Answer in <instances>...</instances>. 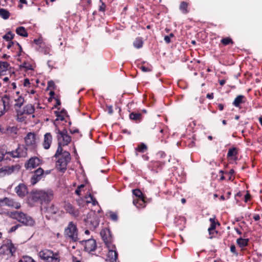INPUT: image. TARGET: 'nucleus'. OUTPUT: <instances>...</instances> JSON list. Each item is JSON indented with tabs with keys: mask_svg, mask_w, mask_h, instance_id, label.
<instances>
[{
	"mask_svg": "<svg viewBox=\"0 0 262 262\" xmlns=\"http://www.w3.org/2000/svg\"><path fill=\"white\" fill-rule=\"evenodd\" d=\"M56 115L58 118V119H59L61 121L64 120V117L67 116V112L65 110H61L60 112H56Z\"/></svg>",
	"mask_w": 262,
	"mask_h": 262,
	"instance_id": "393cba45",
	"label": "nucleus"
},
{
	"mask_svg": "<svg viewBox=\"0 0 262 262\" xmlns=\"http://www.w3.org/2000/svg\"><path fill=\"white\" fill-rule=\"evenodd\" d=\"M139 200V198H138L136 200H134L133 201V203L135 204V205H137V204H139V201H138Z\"/></svg>",
	"mask_w": 262,
	"mask_h": 262,
	"instance_id": "338daca9",
	"label": "nucleus"
},
{
	"mask_svg": "<svg viewBox=\"0 0 262 262\" xmlns=\"http://www.w3.org/2000/svg\"><path fill=\"white\" fill-rule=\"evenodd\" d=\"M141 69L142 70V71L143 72H149V71H150V69L148 68H146V67H145L144 66H142L141 67Z\"/></svg>",
	"mask_w": 262,
	"mask_h": 262,
	"instance_id": "3c124183",
	"label": "nucleus"
},
{
	"mask_svg": "<svg viewBox=\"0 0 262 262\" xmlns=\"http://www.w3.org/2000/svg\"><path fill=\"white\" fill-rule=\"evenodd\" d=\"M244 98H245V97L243 95L237 96L235 98V99L233 102V104L236 107L239 106L241 103H243L245 102V100H244Z\"/></svg>",
	"mask_w": 262,
	"mask_h": 262,
	"instance_id": "aec40b11",
	"label": "nucleus"
},
{
	"mask_svg": "<svg viewBox=\"0 0 262 262\" xmlns=\"http://www.w3.org/2000/svg\"><path fill=\"white\" fill-rule=\"evenodd\" d=\"M230 251L232 253L237 255V253L236 252V247H230Z\"/></svg>",
	"mask_w": 262,
	"mask_h": 262,
	"instance_id": "603ef678",
	"label": "nucleus"
},
{
	"mask_svg": "<svg viewBox=\"0 0 262 262\" xmlns=\"http://www.w3.org/2000/svg\"><path fill=\"white\" fill-rule=\"evenodd\" d=\"M8 247H0V256L7 255L6 248Z\"/></svg>",
	"mask_w": 262,
	"mask_h": 262,
	"instance_id": "37998d69",
	"label": "nucleus"
},
{
	"mask_svg": "<svg viewBox=\"0 0 262 262\" xmlns=\"http://www.w3.org/2000/svg\"><path fill=\"white\" fill-rule=\"evenodd\" d=\"M89 198L91 199V201H88V203L92 202L94 205L97 203V201L95 199H94L91 194H89Z\"/></svg>",
	"mask_w": 262,
	"mask_h": 262,
	"instance_id": "a18cd8bd",
	"label": "nucleus"
},
{
	"mask_svg": "<svg viewBox=\"0 0 262 262\" xmlns=\"http://www.w3.org/2000/svg\"><path fill=\"white\" fill-rule=\"evenodd\" d=\"M142 118V115L141 113L132 112L129 115V118L131 120H133L135 121L140 120Z\"/></svg>",
	"mask_w": 262,
	"mask_h": 262,
	"instance_id": "5701e85b",
	"label": "nucleus"
},
{
	"mask_svg": "<svg viewBox=\"0 0 262 262\" xmlns=\"http://www.w3.org/2000/svg\"><path fill=\"white\" fill-rule=\"evenodd\" d=\"M15 251V247H8L6 248L7 255H10L12 256Z\"/></svg>",
	"mask_w": 262,
	"mask_h": 262,
	"instance_id": "72a5a7b5",
	"label": "nucleus"
},
{
	"mask_svg": "<svg viewBox=\"0 0 262 262\" xmlns=\"http://www.w3.org/2000/svg\"><path fill=\"white\" fill-rule=\"evenodd\" d=\"M237 154L236 149L235 148H230L228 150V157H232Z\"/></svg>",
	"mask_w": 262,
	"mask_h": 262,
	"instance_id": "4c0bfd02",
	"label": "nucleus"
},
{
	"mask_svg": "<svg viewBox=\"0 0 262 262\" xmlns=\"http://www.w3.org/2000/svg\"><path fill=\"white\" fill-rule=\"evenodd\" d=\"M2 246H13L11 241L9 239H6L3 242V244Z\"/></svg>",
	"mask_w": 262,
	"mask_h": 262,
	"instance_id": "c03bdc74",
	"label": "nucleus"
},
{
	"mask_svg": "<svg viewBox=\"0 0 262 262\" xmlns=\"http://www.w3.org/2000/svg\"><path fill=\"white\" fill-rule=\"evenodd\" d=\"M20 225H19V224H17V225H15V226H12V227L10 228V230H9V232H13V231H15V230H16V229H17L19 227H20Z\"/></svg>",
	"mask_w": 262,
	"mask_h": 262,
	"instance_id": "49530a36",
	"label": "nucleus"
},
{
	"mask_svg": "<svg viewBox=\"0 0 262 262\" xmlns=\"http://www.w3.org/2000/svg\"><path fill=\"white\" fill-rule=\"evenodd\" d=\"M48 85L49 86H54V83L53 81H50L48 82Z\"/></svg>",
	"mask_w": 262,
	"mask_h": 262,
	"instance_id": "0e129e2a",
	"label": "nucleus"
},
{
	"mask_svg": "<svg viewBox=\"0 0 262 262\" xmlns=\"http://www.w3.org/2000/svg\"><path fill=\"white\" fill-rule=\"evenodd\" d=\"M143 41L141 38H137L134 42V46L136 48H140L142 47Z\"/></svg>",
	"mask_w": 262,
	"mask_h": 262,
	"instance_id": "7c9ffc66",
	"label": "nucleus"
},
{
	"mask_svg": "<svg viewBox=\"0 0 262 262\" xmlns=\"http://www.w3.org/2000/svg\"><path fill=\"white\" fill-rule=\"evenodd\" d=\"M9 216L15 219L25 226H32L35 224V221L30 216L21 211H11L9 213Z\"/></svg>",
	"mask_w": 262,
	"mask_h": 262,
	"instance_id": "7ed1b4c3",
	"label": "nucleus"
},
{
	"mask_svg": "<svg viewBox=\"0 0 262 262\" xmlns=\"http://www.w3.org/2000/svg\"><path fill=\"white\" fill-rule=\"evenodd\" d=\"M164 40L165 41V42L167 43H169L170 42V36H165L164 37Z\"/></svg>",
	"mask_w": 262,
	"mask_h": 262,
	"instance_id": "6e6d98bb",
	"label": "nucleus"
},
{
	"mask_svg": "<svg viewBox=\"0 0 262 262\" xmlns=\"http://www.w3.org/2000/svg\"><path fill=\"white\" fill-rule=\"evenodd\" d=\"M73 262H80L79 260H76V258L75 257H73Z\"/></svg>",
	"mask_w": 262,
	"mask_h": 262,
	"instance_id": "774afa93",
	"label": "nucleus"
},
{
	"mask_svg": "<svg viewBox=\"0 0 262 262\" xmlns=\"http://www.w3.org/2000/svg\"><path fill=\"white\" fill-rule=\"evenodd\" d=\"M225 83V80H221L220 81V84L221 85H223Z\"/></svg>",
	"mask_w": 262,
	"mask_h": 262,
	"instance_id": "69168bd1",
	"label": "nucleus"
},
{
	"mask_svg": "<svg viewBox=\"0 0 262 262\" xmlns=\"http://www.w3.org/2000/svg\"><path fill=\"white\" fill-rule=\"evenodd\" d=\"M207 98L210 99H212L213 98V93H210V94H208L207 95Z\"/></svg>",
	"mask_w": 262,
	"mask_h": 262,
	"instance_id": "4d7b16f0",
	"label": "nucleus"
},
{
	"mask_svg": "<svg viewBox=\"0 0 262 262\" xmlns=\"http://www.w3.org/2000/svg\"><path fill=\"white\" fill-rule=\"evenodd\" d=\"M13 158H21L27 156V149L24 145H19L15 150L8 152Z\"/></svg>",
	"mask_w": 262,
	"mask_h": 262,
	"instance_id": "0eeeda50",
	"label": "nucleus"
},
{
	"mask_svg": "<svg viewBox=\"0 0 262 262\" xmlns=\"http://www.w3.org/2000/svg\"><path fill=\"white\" fill-rule=\"evenodd\" d=\"M30 84L29 80L28 79H25L24 80V85L25 86H28Z\"/></svg>",
	"mask_w": 262,
	"mask_h": 262,
	"instance_id": "5fc2aeb1",
	"label": "nucleus"
},
{
	"mask_svg": "<svg viewBox=\"0 0 262 262\" xmlns=\"http://www.w3.org/2000/svg\"><path fill=\"white\" fill-rule=\"evenodd\" d=\"M39 256L46 262H59L60 259L57 253H54L52 251L44 249L39 252Z\"/></svg>",
	"mask_w": 262,
	"mask_h": 262,
	"instance_id": "20e7f679",
	"label": "nucleus"
},
{
	"mask_svg": "<svg viewBox=\"0 0 262 262\" xmlns=\"http://www.w3.org/2000/svg\"><path fill=\"white\" fill-rule=\"evenodd\" d=\"M79 243L81 245H85L86 246H96V242L93 238H89L88 239L79 241Z\"/></svg>",
	"mask_w": 262,
	"mask_h": 262,
	"instance_id": "6ab92c4d",
	"label": "nucleus"
},
{
	"mask_svg": "<svg viewBox=\"0 0 262 262\" xmlns=\"http://www.w3.org/2000/svg\"><path fill=\"white\" fill-rule=\"evenodd\" d=\"M7 206L11 208L18 209L20 207V204L15 202L13 199L7 198Z\"/></svg>",
	"mask_w": 262,
	"mask_h": 262,
	"instance_id": "f3484780",
	"label": "nucleus"
},
{
	"mask_svg": "<svg viewBox=\"0 0 262 262\" xmlns=\"http://www.w3.org/2000/svg\"><path fill=\"white\" fill-rule=\"evenodd\" d=\"M100 235L105 245L111 243L112 237L110 231L107 229H103L101 231Z\"/></svg>",
	"mask_w": 262,
	"mask_h": 262,
	"instance_id": "ddd939ff",
	"label": "nucleus"
},
{
	"mask_svg": "<svg viewBox=\"0 0 262 262\" xmlns=\"http://www.w3.org/2000/svg\"><path fill=\"white\" fill-rule=\"evenodd\" d=\"M245 202H247L248 200L250 198V194L249 193H247L245 196Z\"/></svg>",
	"mask_w": 262,
	"mask_h": 262,
	"instance_id": "052dcab7",
	"label": "nucleus"
},
{
	"mask_svg": "<svg viewBox=\"0 0 262 262\" xmlns=\"http://www.w3.org/2000/svg\"><path fill=\"white\" fill-rule=\"evenodd\" d=\"M147 146L145 144L142 143L139 145L137 148H136V150L140 152H144L147 149Z\"/></svg>",
	"mask_w": 262,
	"mask_h": 262,
	"instance_id": "473e14b6",
	"label": "nucleus"
},
{
	"mask_svg": "<svg viewBox=\"0 0 262 262\" xmlns=\"http://www.w3.org/2000/svg\"><path fill=\"white\" fill-rule=\"evenodd\" d=\"M133 193L135 196L138 197V198L139 199L143 197L142 192L139 189H137L133 190Z\"/></svg>",
	"mask_w": 262,
	"mask_h": 262,
	"instance_id": "f704fd0d",
	"label": "nucleus"
},
{
	"mask_svg": "<svg viewBox=\"0 0 262 262\" xmlns=\"http://www.w3.org/2000/svg\"><path fill=\"white\" fill-rule=\"evenodd\" d=\"M253 219H254L255 221H258L260 219V216L258 214L255 215L253 216Z\"/></svg>",
	"mask_w": 262,
	"mask_h": 262,
	"instance_id": "13d9d810",
	"label": "nucleus"
},
{
	"mask_svg": "<svg viewBox=\"0 0 262 262\" xmlns=\"http://www.w3.org/2000/svg\"><path fill=\"white\" fill-rule=\"evenodd\" d=\"M4 152L0 149V162H1L4 158Z\"/></svg>",
	"mask_w": 262,
	"mask_h": 262,
	"instance_id": "864d4df0",
	"label": "nucleus"
},
{
	"mask_svg": "<svg viewBox=\"0 0 262 262\" xmlns=\"http://www.w3.org/2000/svg\"><path fill=\"white\" fill-rule=\"evenodd\" d=\"M97 248V247H84V250L92 254Z\"/></svg>",
	"mask_w": 262,
	"mask_h": 262,
	"instance_id": "58836bf2",
	"label": "nucleus"
},
{
	"mask_svg": "<svg viewBox=\"0 0 262 262\" xmlns=\"http://www.w3.org/2000/svg\"><path fill=\"white\" fill-rule=\"evenodd\" d=\"M53 192L51 189L46 190H35L31 194V199L34 202L47 203L53 199Z\"/></svg>",
	"mask_w": 262,
	"mask_h": 262,
	"instance_id": "f03ea898",
	"label": "nucleus"
},
{
	"mask_svg": "<svg viewBox=\"0 0 262 262\" xmlns=\"http://www.w3.org/2000/svg\"><path fill=\"white\" fill-rule=\"evenodd\" d=\"M9 64L7 62H0V74L6 71Z\"/></svg>",
	"mask_w": 262,
	"mask_h": 262,
	"instance_id": "cd10ccee",
	"label": "nucleus"
},
{
	"mask_svg": "<svg viewBox=\"0 0 262 262\" xmlns=\"http://www.w3.org/2000/svg\"><path fill=\"white\" fill-rule=\"evenodd\" d=\"M110 217L113 221H117L118 218L117 214L115 213H111Z\"/></svg>",
	"mask_w": 262,
	"mask_h": 262,
	"instance_id": "de8ad7c7",
	"label": "nucleus"
},
{
	"mask_svg": "<svg viewBox=\"0 0 262 262\" xmlns=\"http://www.w3.org/2000/svg\"><path fill=\"white\" fill-rule=\"evenodd\" d=\"M210 222H211V226L208 228V231L210 234L213 233V231H214L216 227V223L215 222V220L213 218H210L209 219Z\"/></svg>",
	"mask_w": 262,
	"mask_h": 262,
	"instance_id": "a878e982",
	"label": "nucleus"
},
{
	"mask_svg": "<svg viewBox=\"0 0 262 262\" xmlns=\"http://www.w3.org/2000/svg\"><path fill=\"white\" fill-rule=\"evenodd\" d=\"M188 4L186 2H182L180 6V9L184 14H186L188 12L187 10Z\"/></svg>",
	"mask_w": 262,
	"mask_h": 262,
	"instance_id": "c85d7f7f",
	"label": "nucleus"
},
{
	"mask_svg": "<svg viewBox=\"0 0 262 262\" xmlns=\"http://www.w3.org/2000/svg\"><path fill=\"white\" fill-rule=\"evenodd\" d=\"M64 208L65 210L70 214L73 215L74 216H78V211L76 210L70 203H65Z\"/></svg>",
	"mask_w": 262,
	"mask_h": 262,
	"instance_id": "2eb2a0df",
	"label": "nucleus"
},
{
	"mask_svg": "<svg viewBox=\"0 0 262 262\" xmlns=\"http://www.w3.org/2000/svg\"><path fill=\"white\" fill-rule=\"evenodd\" d=\"M64 234L70 241L76 242L79 240L76 226L73 222H70L64 230Z\"/></svg>",
	"mask_w": 262,
	"mask_h": 262,
	"instance_id": "39448f33",
	"label": "nucleus"
},
{
	"mask_svg": "<svg viewBox=\"0 0 262 262\" xmlns=\"http://www.w3.org/2000/svg\"><path fill=\"white\" fill-rule=\"evenodd\" d=\"M16 103L15 104V106L20 108L24 102V99L22 97H19L17 99L15 100Z\"/></svg>",
	"mask_w": 262,
	"mask_h": 262,
	"instance_id": "2f4dec72",
	"label": "nucleus"
},
{
	"mask_svg": "<svg viewBox=\"0 0 262 262\" xmlns=\"http://www.w3.org/2000/svg\"><path fill=\"white\" fill-rule=\"evenodd\" d=\"M41 160L37 157H34L31 158L25 164V167L27 169L34 168L40 165Z\"/></svg>",
	"mask_w": 262,
	"mask_h": 262,
	"instance_id": "9d476101",
	"label": "nucleus"
},
{
	"mask_svg": "<svg viewBox=\"0 0 262 262\" xmlns=\"http://www.w3.org/2000/svg\"><path fill=\"white\" fill-rule=\"evenodd\" d=\"M222 43H223L224 45H227L230 43H232V39L230 38H225L222 39Z\"/></svg>",
	"mask_w": 262,
	"mask_h": 262,
	"instance_id": "a19ab883",
	"label": "nucleus"
},
{
	"mask_svg": "<svg viewBox=\"0 0 262 262\" xmlns=\"http://www.w3.org/2000/svg\"><path fill=\"white\" fill-rule=\"evenodd\" d=\"M14 43V42L13 41L9 42V45L7 46V48L10 49Z\"/></svg>",
	"mask_w": 262,
	"mask_h": 262,
	"instance_id": "e2e57ef3",
	"label": "nucleus"
},
{
	"mask_svg": "<svg viewBox=\"0 0 262 262\" xmlns=\"http://www.w3.org/2000/svg\"><path fill=\"white\" fill-rule=\"evenodd\" d=\"M25 143L28 146H31L33 148L36 146V142L35 136L34 134L31 133H28L25 138Z\"/></svg>",
	"mask_w": 262,
	"mask_h": 262,
	"instance_id": "9b49d317",
	"label": "nucleus"
},
{
	"mask_svg": "<svg viewBox=\"0 0 262 262\" xmlns=\"http://www.w3.org/2000/svg\"><path fill=\"white\" fill-rule=\"evenodd\" d=\"M138 201H139V204L140 206H144L145 201H144V196L143 198L139 199V200Z\"/></svg>",
	"mask_w": 262,
	"mask_h": 262,
	"instance_id": "09e8293b",
	"label": "nucleus"
},
{
	"mask_svg": "<svg viewBox=\"0 0 262 262\" xmlns=\"http://www.w3.org/2000/svg\"><path fill=\"white\" fill-rule=\"evenodd\" d=\"M52 141V136L49 133H46L44 135V140L42 143L43 147L45 149H48L50 148Z\"/></svg>",
	"mask_w": 262,
	"mask_h": 262,
	"instance_id": "4468645a",
	"label": "nucleus"
},
{
	"mask_svg": "<svg viewBox=\"0 0 262 262\" xmlns=\"http://www.w3.org/2000/svg\"><path fill=\"white\" fill-rule=\"evenodd\" d=\"M108 113L110 115L112 114L113 113V107L111 105L107 106Z\"/></svg>",
	"mask_w": 262,
	"mask_h": 262,
	"instance_id": "8fccbe9b",
	"label": "nucleus"
},
{
	"mask_svg": "<svg viewBox=\"0 0 262 262\" xmlns=\"http://www.w3.org/2000/svg\"><path fill=\"white\" fill-rule=\"evenodd\" d=\"M218 107L220 111H222L224 109V105L223 104H219Z\"/></svg>",
	"mask_w": 262,
	"mask_h": 262,
	"instance_id": "bf43d9fd",
	"label": "nucleus"
},
{
	"mask_svg": "<svg viewBox=\"0 0 262 262\" xmlns=\"http://www.w3.org/2000/svg\"><path fill=\"white\" fill-rule=\"evenodd\" d=\"M15 192L20 197L25 196L28 193L27 188L24 184H20L15 188Z\"/></svg>",
	"mask_w": 262,
	"mask_h": 262,
	"instance_id": "f8f14e48",
	"label": "nucleus"
},
{
	"mask_svg": "<svg viewBox=\"0 0 262 262\" xmlns=\"http://www.w3.org/2000/svg\"><path fill=\"white\" fill-rule=\"evenodd\" d=\"M14 35L13 34H12L11 32H9L8 33L5 34L3 36V38L7 41H9V40H10L12 39H13L14 37Z\"/></svg>",
	"mask_w": 262,
	"mask_h": 262,
	"instance_id": "c9c22d12",
	"label": "nucleus"
},
{
	"mask_svg": "<svg viewBox=\"0 0 262 262\" xmlns=\"http://www.w3.org/2000/svg\"><path fill=\"white\" fill-rule=\"evenodd\" d=\"M70 132L71 134H74L75 133H77L78 132V129H70Z\"/></svg>",
	"mask_w": 262,
	"mask_h": 262,
	"instance_id": "680f3d73",
	"label": "nucleus"
},
{
	"mask_svg": "<svg viewBox=\"0 0 262 262\" xmlns=\"http://www.w3.org/2000/svg\"><path fill=\"white\" fill-rule=\"evenodd\" d=\"M56 133L58 141V146L54 157L59 158L56 162V167L57 170L64 172L67 169L68 163L71 160V156L68 151H63L62 146L68 145L71 142V138L68 135L67 130L66 129L62 130L57 129Z\"/></svg>",
	"mask_w": 262,
	"mask_h": 262,
	"instance_id": "f257e3e1",
	"label": "nucleus"
},
{
	"mask_svg": "<svg viewBox=\"0 0 262 262\" xmlns=\"http://www.w3.org/2000/svg\"><path fill=\"white\" fill-rule=\"evenodd\" d=\"M42 213L46 214V217L49 219L51 216L55 214L58 212V208L54 205H50L47 207H42L41 208Z\"/></svg>",
	"mask_w": 262,
	"mask_h": 262,
	"instance_id": "6e6552de",
	"label": "nucleus"
},
{
	"mask_svg": "<svg viewBox=\"0 0 262 262\" xmlns=\"http://www.w3.org/2000/svg\"><path fill=\"white\" fill-rule=\"evenodd\" d=\"M21 262H35L31 257L24 256L21 258Z\"/></svg>",
	"mask_w": 262,
	"mask_h": 262,
	"instance_id": "e433bc0d",
	"label": "nucleus"
},
{
	"mask_svg": "<svg viewBox=\"0 0 262 262\" xmlns=\"http://www.w3.org/2000/svg\"><path fill=\"white\" fill-rule=\"evenodd\" d=\"M107 257L110 259V260L117 259L118 253L117 251L113 249H108Z\"/></svg>",
	"mask_w": 262,
	"mask_h": 262,
	"instance_id": "412c9836",
	"label": "nucleus"
},
{
	"mask_svg": "<svg viewBox=\"0 0 262 262\" xmlns=\"http://www.w3.org/2000/svg\"><path fill=\"white\" fill-rule=\"evenodd\" d=\"M34 106L31 104H28L24 107V110L21 114L30 115L34 112Z\"/></svg>",
	"mask_w": 262,
	"mask_h": 262,
	"instance_id": "a211bd4d",
	"label": "nucleus"
},
{
	"mask_svg": "<svg viewBox=\"0 0 262 262\" xmlns=\"http://www.w3.org/2000/svg\"><path fill=\"white\" fill-rule=\"evenodd\" d=\"M248 242V238H238L236 240L237 244L239 246H247Z\"/></svg>",
	"mask_w": 262,
	"mask_h": 262,
	"instance_id": "c756f323",
	"label": "nucleus"
},
{
	"mask_svg": "<svg viewBox=\"0 0 262 262\" xmlns=\"http://www.w3.org/2000/svg\"><path fill=\"white\" fill-rule=\"evenodd\" d=\"M84 187V184H81L80 185L78 186L77 188L75 190V193L78 195H80L81 193V190L82 188H83Z\"/></svg>",
	"mask_w": 262,
	"mask_h": 262,
	"instance_id": "79ce46f5",
	"label": "nucleus"
},
{
	"mask_svg": "<svg viewBox=\"0 0 262 262\" xmlns=\"http://www.w3.org/2000/svg\"><path fill=\"white\" fill-rule=\"evenodd\" d=\"M7 197L3 199H0V207L7 206Z\"/></svg>",
	"mask_w": 262,
	"mask_h": 262,
	"instance_id": "ea45409f",
	"label": "nucleus"
},
{
	"mask_svg": "<svg viewBox=\"0 0 262 262\" xmlns=\"http://www.w3.org/2000/svg\"><path fill=\"white\" fill-rule=\"evenodd\" d=\"M86 225L90 228L95 229L99 224V220L95 212L89 213L86 219H84Z\"/></svg>",
	"mask_w": 262,
	"mask_h": 262,
	"instance_id": "423d86ee",
	"label": "nucleus"
},
{
	"mask_svg": "<svg viewBox=\"0 0 262 262\" xmlns=\"http://www.w3.org/2000/svg\"><path fill=\"white\" fill-rule=\"evenodd\" d=\"M19 166L18 165H15V166L6 167L5 170L6 171V173H7V174H10L15 170L18 171L19 170Z\"/></svg>",
	"mask_w": 262,
	"mask_h": 262,
	"instance_id": "b1692460",
	"label": "nucleus"
},
{
	"mask_svg": "<svg viewBox=\"0 0 262 262\" xmlns=\"http://www.w3.org/2000/svg\"><path fill=\"white\" fill-rule=\"evenodd\" d=\"M16 32L17 34L21 36L27 37L28 35L25 28L24 27H19L16 30Z\"/></svg>",
	"mask_w": 262,
	"mask_h": 262,
	"instance_id": "4be33fe9",
	"label": "nucleus"
},
{
	"mask_svg": "<svg viewBox=\"0 0 262 262\" xmlns=\"http://www.w3.org/2000/svg\"><path fill=\"white\" fill-rule=\"evenodd\" d=\"M44 171L41 168H38L34 171V174L31 179V183L34 185L43 177Z\"/></svg>",
	"mask_w": 262,
	"mask_h": 262,
	"instance_id": "1a4fd4ad",
	"label": "nucleus"
},
{
	"mask_svg": "<svg viewBox=\"0 0 262 262\" xmlns=\"http://www.w3.org/2000/svg\"><path fill=\"white\" fill-rule=\"evenodd\" d=\"M0 16L5 19H8L10 16V13L6 9H0Z\"/></svg>",
	"mask_w": 262,
	"mask_h": 262,
	"instance_id": "bb28decb",
	"label": "nucleus"
},
{
	"mask_svg": "<svg viewBox=\"0 0 262 262\" xmlns=\"http://www.w3.org/2000/svg\"><path fill=\"white\" fill-rule=\"evenodd\" d=\"M3 104V111H1L0 117L2 116L6 112V108L9 105L10 98L7 95H5L2 98Z\"/></svg>",
	"mask_w": 262,
	"mask_h": 262,
	"instance_id": "dca6fc26",
	"label": "nucleus"
}]
</instances>
